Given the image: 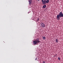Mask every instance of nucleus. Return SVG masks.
Returning <instances> with one entry per match:
<instances>
[{
    "mask_svg": "<svg viewBox=\"0 0 63 63\" xmlns=\"http://www.w3.org/2000/svg\"><path fill=\"white\" fill-rule=\"evenodd\" d=\"M37 21H38V20H39V18H38L37 19Z\"/></svg>",
    "mask_w": 63,
    "mask_h": 63,
    "instance_id": "10",
    "label": "nucleus"
},
{
    "mask_svg": "<svg viewBox=\"0 0 63 63\" xmlns=\"http://www.w3.org/2000/svg\"><path fill=\"white\" fill-rule=\"evenodd\" d=\"M42 0V3L43 5H46V3H48L49 2V0Z\"/></svg>",
    "mask_w": 63,
    "mask_h": 63,
    "instance_id": "2",
    "label": "nucleus"
},
{
    "mask_svg": "<svg viewBox=\"0 0 63 63\" xmlns=\"http://www.w3.org/2000/svg\"><path fill=\"white\" fill-rule=\"evenodd\" d=\"M29 4L31 5V3H32V0H29Z\"/></svg>",
    "mask_w": 63,
    "mask_h": 63,
    "instance_id": "6",
    "label": "nucleus"
},
{
    "mask_svg": "<svg viewBox=\"0 0 63 63\" xmlns=\"http://www.w3.org/2000/svg\"><path fill=\"white\" fill-rule=\"evenodd\" d=\"M37 0V1H39V0Z\"/></svg>",
    "mask_w": 63,
    "mask_h": 63,
    "instance_id": "14",
    "label": "nucleus"
},
{
    "mask_svg": "<svg viewBox=\"0 0 63 63\" xmlns=\"http://www.w3.org/2000/svg\"><path fill=\"white\" fill-rule=\"evenodd\" d=\"M37 59H38L37 58H36L35 59V60H37Z\"/></svg>",
    "mask_w": 63,
    "mask_h": 63,
    "instance_id": "11",
    "label": "nucleus"
},
{
    "mask_svg": "<svg viewBox=\"0 0 63 63\" xmlns=\"http://www.w3.org/2000/svg\"><path fill=\"white\" fill-rule=\"evenodd\" d=\"M63 17V14L62 12H60L59 13V15H57V20H59L60 17Z\"/></svg>",
    "mask_w": 63,
    "mask_h": 63,
    "instance_id": "1",
    "label": "nucleus"
},
{
    "mask_svg": "<svg viewBox=\"0 0 63 63\" xmlns=\"http://www.w3.org/2000/svg\"><path fill=\"white\" fill-rule=\"evenodd\" d=\"M35 41L37 42V43H40V41L39 40V38H37Z\"/></svg>",
    "mask_w": 63,
    "mask_h": 63,
    "instance_id": "4",
    "label": "nucleus"
},
{
    "mask_svg": "<svg viewBox=\"0 0 63 63\" xmlns=\"http://www.w3.org/2000/svg\"><path fill=\"white\" fill-rule=\"evenodd\" d=\"M40 24L41 25V27H42L44 28V27H45V25L43 23H40Z\"/></svg>",
    "mask_w": 63,
    "mask_h": 63,
    "instance_id": "3",
    "label": "nucleus"
},
{
    "mask_svg": "<svg viewBox=\"0 0 63 63\" xmlns=\"http://www.w3.org/2000/svg\"><path fill=\"white\" fill-rule=\"evenodd\" d=\"M46 5H44L43 6V8H46Z\"/></svg>",
    "mask_w": 63,
    "mask_h": 63,
    "instance_id": "7",
    "label": "nucleus"
},
{
    "mask_svg": "<svg viewBox=\"0 0 63 63\" xmlns=\"http://www.w3.org/2000/svg\"><path fill=\"white\" fill-rule=\"evenodd\" d=\"M58 39H56V43H58Z\"/></svg>",
    "mask_w": 63,
    "mask_h": 63,
    "instance_id": "9",
    "label": "nucleus"
},
{
    "mask_svg": "<svg viewBox=\"0 0 63 63\" xmlns=\"http://www.w3.org/2000/svg\"><path fill=\"white\" fill-rule=\"evenodd\" d=\"M58 60H60V58L58 57Z\"/></svg>",
    "mask_w": 63,
    "mask_h": 63,
    "instance_id": "12",
    "label": "nucleus"
},
{
    "mask_svg": "<svg viewBox=\"0 0 63 63\" xmlns=\"http://www.w3.org/2000/svg\"><path fill=\"white\" fill-rule=\"evenodd\" d=\"M43 63H45V62H43Z\"/></svg>",
    "mask_w": 63,
    "mask_h": 63,
    "instance_id": "13",
    "label": "nucleus"
},
{
    "mask_svg": "<svg viewBox=\"0 0 63 63\" xmlns=\"http://www.w3.org/2000/svg\"><path fill=\"white\" fill-rule=\"evenodd\" d=\"M33 43L34 45H36L38 43V42L36 40H35V41L33 42Z\"/></svg>",
    "mask_w": 63,
    "mask_h": 63,
    "instance_id": "5",
    "label": "nucleus"
},
{
    "mask_svg": "<svg viewBox=\"0 0 63 63\" xmlns=\"http://www.w3.org/2000/svg\"><path fill=\"white\" fill-rule=\"evenodd\" d=\"M43 40H45L46 39V37L44 36L43 37Z\"/></svg>",
    "mask_w": 63,
    "mask_h": 63,
    "instance_id": "8",
    "label": "nucleus"
}]
</instances>
